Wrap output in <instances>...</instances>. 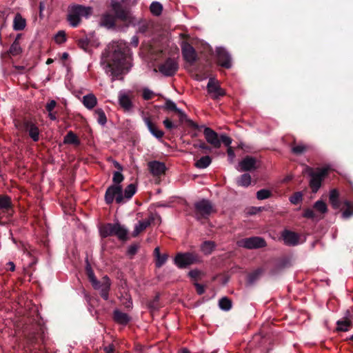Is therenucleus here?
<instances>
[{
  "label": "nucleus",
  "instance_id": "nucleus-1",
  "mask_svg": "<svg viewBox=\"0 0 353 353\" xmlns=\"http://www.w3.org/2000/svg\"><path fill=\"white\" fill-rule=\"evenodd\" d=\"M107 74L115 77L128 72L132 67V53L123 41H114L107 48V56L103 61Z\"/></svg>",
  "mask_w": 353,
  "mask_h": 353
},
{
  "label": "nucleus",
  "instance_id": "nucleus-2",
  "mask_svg": "<svg viewBox=\"0 0 353 353\" xmlns=\"http://www.w3.org/2000/svg\"><path fill=\"white\" fill-rule=\"evenodd\" d=\"M330 170L331 167L330 165L319 168L316 170L308 166L305 168V172L310 177L309 185L312 192L316 193L318 192L321 187L322 181Z\"/></svg>",
  "mask_w": 353,
  "mask_h": 353
},
{
  "label": "nucleus",
  "instance_id": "nucleus-3",
  "mask_svg": "<svg viewBox=\"0 0 353 353\" xmlns=\"http://www.w3.org/2000/svg\"><path fill=\"white\" fill-rule=\"evenodd\" d=\"M92 14L90 7H85L80 5L72 6L69 8L68 20L72 27H77L82 17L88 18Z\"/></svg>",
  "mask_w": 353,
  "mask_h": 353
},
{
  "label": "nucleus",
  "instance_id": "nucleus-4",
  "mask_svg": "<svg viewBox=\"0 0 353 353\" xmlns=\"http://www.w3.org/2000/svg\"><path fill=\"white\" fill-rule=\"evenodd\" d=\"M128 232V230L118 223H108L100 228L101 236H117L118 239L123 241L127 239Z\"/></svg>",
  "mask_w": 353,
  "mask_h": 353
},
{
  "label": "nucleus",
  "instance_id": "nucleus-5",
  "mask_svg": "<svg viewBox=\"0 0 353 353\" xmlns=\"http://www.w3.org/2000/svg\"><path fill=\"white\" fill-rule=\"evenodd\" d=\"M114 199L117 203H123V190L120 185H112L106 190L105 194L106 203L111 204Z\"/></svg>",
  "mask_w": 353,
  "mask_h": 353
},
{
  "label": "nucleus",
  "instance_id": "nucleus-6",
  "mask_svg": "<svg viewBox=\"0 0 353 353\" xmlns=\"http://www.w3.org/2000/svg\"><path fill=\"white\" fill-rule=\"evenodd\" d=\"M194 207L195 216L197 219L207 218L213 212L211 203L205 199L195 203Z\"/></svg>",
  "mask_w": 353,
  "mask_h": 353
},
{
  "label": "nucleus",
  "instance_id": "nucleus-7",
  "mask_svg": "<svg viewBox=\"0 0 353 353\" xmlns=\"http://www.w3.org/2000/svg\"><path fill=\"white\" fill-rule=\"evenodd\" d=\"M239 245L248 249H256L265 246V240L259 236L246 238L239 241Z\"/></svg>",
  "mask_w": 353,
  "mask_h": 353
},
{
  "label": "nucleus",
  "instance_id": "nucleus-8",
  "mask_svg": "<svg viewBox=\"0 0 353 353\" xmlns=\"http://www.w3.org/2000/svg\"><path fill=\"white\" fill-rule=\"evenodd\" d=\"M178 63L173 59H168L159 66V72L165 76L174 75L178 70Z\"/></svg>",
  "mask_w": 353,
  "mask_h": 353
},
{
  "label": "nucleus",
  "instance_id": "nucleus-9",
  "mask_svg": "<svg viewBox=\"0 0 353 353\" xmlns=\"http://www.w3.org/2000/svg\"><path fill=\"white\" fill-rule=\"evenodd\" d=\"M196 261V256L190 253L178 254L174 259L175 264L180 268H185Z\"/></svg>",
  "mask_w": 353,
  "mask_h": 353
},
{
  "label": "nucleus",
  "instance_id": "nucleus-10",
  "mask_svg": "<svg viewBox=\"0 0 353 353\" xmlns=\"http://www.w3.org/2000/svg\"><path fill=\"white\" fill-rule=\"evenodd\" d=\"M111 282L108 276H104L99 281L97 280V287L92 286L95 290H100L101 296L105 299H108V292L110 289Z\"/></svg>",
  "mask_w": 353,
  "mask_h": 353
},
{
  "label": "nucleus",
  "instance_id": "nucleus-11",
  "mask_svg": "<svg viewBox=\"0 0 353 353\" xmlns=\"http://www.w3.org/2000/svg\"><path fill=\"white\" fill-rule=\"evenodd\" d=\"M203 134L207 142L215 148L221 147V140L218 134L210 128H205Z\"/></svg>",
  "mask_w": 353,
  "mask_h": 353
},
{
  "label": "nucleus",
  "instance_id": "nucleus-12",
  "mask_svg": "<svg viewBox=\"0 0 353 353\" xmlns=\"http://www.w3.org/2000/svg\"><path fill=\"white\" fill-rule=\"evenodd\" d=\"M207 89L208 94L213 99H217L225 94L223 90L221 89L218 81H215L214 79H210Z\"/></svg>",
  "mask_w": 353,
  "mask_h": 353
},
{
  "label": "nucleus",
  "instance_id": "nucleus-13",
  "mask_svg": "<svg viewBox=\"0 0 353 353\" xmlns=\"http://www.w3.org/2000/svg\"><path fill=\"white\" fill-rule=\"evenodd\" d=\"M218 62L222 67L230 68L232 66V59L229 53L223 48L216 49Z\"/></svg>",
  "mask_w": 353,
  "mask_h": 353
},
{
  "label": "nucleus",
  "instance_id": "nucleus-14",
  "mask_svg": "<svg viewBox=\"0 0 353 353\" xmlns=\"http://www.w3.org/2000/svg\"><path fill=\"white\" fill-rule=\"evenodd\" d=\"M148 167L150 173L155 176L163 174L166 170L165 163L159 161L149 162Z\"/></svg>",
  "mask_w": 353,
  "mask_h": 353
},
{
  "label": "nucleus",
  "instance_id": "nucleus-15",
  "mask_svg": "<svg viewBox=\"0 0 353 353\" xmlns=\"http://www.w3.org/2000/svg\"><path fill=\"white\" fill-rule=\"evenodd\" d=\"M111 6L116 17L123 21H128L130 19V13L128 10L122 9L119 3L112 0Z\"/></svg>",
  "mask_w": 353,
  "mask_h": 353
},
{
  "label": "nucleus",
  "instance_id": "nucleus-16",
  "mask_svg": "<svg viewBox=\"0 0 353 353\" xmlns=\"http://www.w3.org/2000/svg\"><path fill=\"white\" fill-rule=\"evenodd\" d=\"M119 103L124 110H131L132 108V103L130 94L126 92L121 91L119 93Z\"/></svg>",
  "mask_w": 353,
  "mask_h": 353
},
{
  "label": "nucleus",
  "instance_id": "nucleus-17",
  "mask_svg": "<svg viewBox=\"0 0 353 353\" xmlns=\"http://www.w3.org/2000/svg\"><path fill=\"white\" fill-rule=\"evenodd\" d=\"M256 168V160L253 157H247L239 162L236 169L239 172L250 171Z\"/></svg>",
  "mask_w": 353,
  "mask_h": 353
},
{
  "label": "nucleus",
  "instance_id": "nucleus-18",
  "mask_svg": "<svg viewBox=\"0 0 353 353\" xmlns=\"http://www.w3.org/2000/svg\"><path fill=\"white\" fill-rule=\"evenodd\" d=\"M154 216L152 214L148 218L139 221V223L134 226L132 236L134 237L137 236L141 232L149 227L150 224L154 221Z\"/></svg>",
  "mask_w": 353,
  "mask_h": 353
},
{
  "label": "nucleus",
  "instance_id": "nucleus-19",
  "mask_svg": "<svg viewBox=\"0 0 353 353\" xmlns=\"http://www.w3.org/2000/svg\"><path fill=\"white\" fill-rule=\"evenodd\" d=\"M143 120L145 124L146 125L150 132L154 137H156L158 139H161L163 137L164 132L158 128V127L156 125V124L154 123L151 121L150 117H144L143 118Z\"/></svg>",
  "mask_w": 353,
  "mask_h": 353
},
{
  "label": "nucleus",
  "instance_id": "nucleus-20",
  "mask_svg": "<svg viewBox=\"0 0 353 353\" xmlns=\"http://www.w3.org/2000/svg\"><path fill=\"white\" fill-rule=\"evenodd\" d=\"M23 129L28 132L29 136L34 141L39 139V131L38 128L31 121H26L23 124Z\"/></svg>",
  "mask_w": 353,
  "mask_h": 353
},
{
  "label": "nucleus",
  "instance_id": "nucleus-21",
  "mask_svg": "<svg viewBox=\"0 0 353 353\" xmlns=\"http://www.w3.org/2000/svg\"><path fill=\"white\" fill-rule=\"evenodd\" d=\"M182 53L186 61L192 63L196 60V52L193 47L190 44L183 43L182 46Z\"/></svg>",
  "mask_w": 353,
  "mask_h": 353
},
{
  "label": "nucleus",
  "instance_id": "nucleus-22",
  "mask_svg": "<svg viewBox=\"0 0 353 353\" xmlns=\"http://www.w3.org/2000/svg\"><path fill=\"white\" fill-rule=\"evenodd\" d=\"M336 324L337 331L347 332L350 330L352 325V321L350 319V313L348 310L346 311L344 317L341 320H339Z\"/></svg>",
  "mask_w": 353,
  "mask_h": 353
},
{
  "label": "nucleus",
  "instance_id": "nucleus-23",
  "mask_svg": "<svg viewBox=\"0 0 353 353\" xmlns=\"http://www.w3.org/2000/svg\"><path fill=\"white\" fill-rule=\"evenodd\" d=\"M285 244L288 245H296L299 243V235L293 232L285 230L282 234Z\"/></svg>",
  "mask_w": 353,
  "mask_h": 353
},
{
  "label": "nucleus",
  "instance_id": "nucleus-24",
  "mask_svg": "<svg viewBox=\"0 0 353 353\" xmlns=\"http://www.w3.org/2000/svg\"><path fill=\"white\" fill-rule=\"evenodd\" d=\"M11 211V202L8 196H0V216L3 214L10 215ZM6 214H3L5 216Z\"/></svg>",
  "mask_w": 353,
  "mask_h": 353
},
{
  "label": "nucleus",
  "instance_id": "nucleus-25",
  "mask_svg": "<svg viewBox=\"0 0 353 353\" xmlns=\"http://www.w3.org/2000/svg\"><path fill=\"white\" fill-rule=\"evenodd\" d=\"M82 103L88 110L93 109L97 104V99L92 93H89L83 97Z\"/></svg>",
  "mask_w": 353,
  "mask_h": 353
},
{
  "label": "nucleus",
  "instance_id": "nucleus-26",
  "mask_svg": "<svg viewBox=\"0 0 353 353\" xmlns=\"http://www.w3.org/2000/svg\"><path fill=\"white\" fill-rule=\"evenodd\" d=\"M26 26V21L20 14H17L13 21V29L14 30H22Z\"/></svg>",
  "mask_w": 353,
  "mask_h": 353
},
{
  "label": "nucleus",
  "instance_id": "nucleus-27",
  "mask_svg": "<svg viewBox=\"0 0 353 353\" xmlns=\"http://www.w3.org/2000/svg\"><path fill=\"white\" fill-rule=\"evenodd\" d=\"M114 319L117 323L123 325L127 324L130 321V317L127 314L117 310L114 312Z\"/></svg>",
  "mask_w": 353,
  "mask_h": 353
},
{
  "label": "nucleus",
  "instance_id": "nucleus-28",
  "mask_svg": "<svg viewBox=\"0 0 353 353\" xmlns=\"http://www.w3.org/2000/svg\"><path fill=\"white\" fill-rule=\"evenodd\" d=\"M63 143L65 144L79 145L80 141L72 131H69L63 139Z\"/></svg>",
  "mask_w": 353,
  "mask_h": 353
},
{
  "label": "nucleus",
  "instance_id": "nucleus-29",
  "mask_svg": "<svg viewBox=\"0 0 353 353\" xmlns=\"http://www.w3.org/2000/svg\"><path fill=\"white\" fill-rule=\"evenodd\" d=\"M212 162V159L209 156H204L196 161L194 165L199 169H204L208 167Z\"/></svg>",
  "mask_w": 353,
  "mask_h": 353
},
{
  "label": "nucleus",
  "instance_id": "nucleus-30",
  "mask_svg": "<svg viewBox=\"0 0 353 353\" xmlns=\"http://www.w3.org/2000/svg\"><path fill=\"white\" fill-rule=\"evenodd\" d=\"M251 176L249 174H243L237 180L236 183L238 185L242 187H248L251 183Z\"/></svg>",
  "mask_w": 353,
  "mask_h": 353
},
{
  "label": "nucleus",
  "instance_id": "nucleus-31",
  "mask_svg": "<svg viewBox=\"0 0 353 353\" xmlns=\"http://www.w3.org/2000/svg\"><path fill=\"white\" fill-rule=\"evenodd\" d=\"M339 192L336 189L332 190L330 192V201L335 208H338L339 205Z\"/></svg>",
  "mask_w": 353,
  "mask_h": 353
},
{
  "label": "nucleus",
  "instance_id": "nucleus-32",
  "mask_svg": "<svg viewBox=\"0 0 353 353\" xmlns=\"http://www.w3.org/2000/svg\"><path fill=\"white\" fill-rule=\"evenodd\" d=\"M136 192V187L134 184H130L126 187L124 191L123 195V203L125 202V199L128 200L132 198V196Z\"/></svg>",
  "mask_w": 353,
  "mask_h": 353
},
{
  "label": "nucleus",
  "instance_id": "nucleus-33",
  "mask_svg": "<svg viewBox=\"0 0 353 353\" xmlns=\"http://www.w3.org/2000/svg\"><path fill=\"white\" fill-rule=\"evenodd\" d=\"M94 114L97 117V121L101 125H104L107 122V118L104 111L101 108H98L94 110Z\"/></svg>",
  "mask_w": 353,
  "mask_h": 353
},
{
  "label": "nucleus",
  "instance_id": "nucleus-34",
  "mask_svg": "<svg viewBox=\"0 0 353 353\" xmlns=\"http://www.w3.org/2000/svg\"><path fill=\"white\" fill-rule=\"evenodd\" d=\"M150 9L152 14L155 16H159L162 12L163 6L160 3L157 1H154L151 3Z\"/></svg>",
  "mask_w": 353,
  "mask_h": 353
},
{
  "label": "nucleus",
  "instance_id": "nucleus-35",
  "mask_svg": "<svg viewBox=\"0 0 353 353\" xmlns=\"http://www.w3.org/2000/svg\"><path fill=\"white\" fill-rule=\"evenodd\" d=\"M101 24L108 28L112 27L114 25V17L108 14L103 15Z\"/></svg>",
  "mask_w": 353,
  "mask_h": 353
},
{
  "label": "nucleus",
  "instance_id": "nucleus-36",
  "mask_svg": "<svg viewBox=\"0 0 353 353\" xmlns=\"http://www.w3.org/2000/svg\"><path fill=\"white\" fill-rule=\"evenodd\" d=\"M215 244L212 241H205L201 245V250L205 254H210L214 249Z\"/></svg>",
  "mask_w": 353,
  "mask_h": 353
},
{
  "label": "nucleus",
  "instance_id": "nucleus-37",
  "mask_svg": "<svg viewBox=\"0 0 353 353\" xmlns=\"http://www.w3.org/2000/svg\"><path fill=\"white\" fill-rule=\"evenodd\" d=\"M314 208L321 214H325L327 211V205L323 201H317L314 204Z\"/></svg>",
  "mask_w": 353,
  "mask_h": 353
},
{
  "label": "nucleus",
  "instance_id": "nucleus-38",
  "mask_svg": "<svg viewBox=\"0 0 353 353\" xmlns=\"http://www.w3.org/2000/svg\"><path fill=\"white\" fill-rule=\"evenodd\" d=\"M219 305L222 310L228 311L230 310L232 307V302L228 298L223 297L220 299L219 302Z\"/></svg>",
  "mask_w": 353,
  "mask_h": 353
},
{
  "label": "nucleus",
  "instance_id": "nucleus-39",
  "mask_svg": "<svg viewBox=\"0 0 353 353\" xmlns=\"http://www.w3.org/2000/svg\"><path fill=\"white\" fill-rule=\"evenodd\" d=\"M86 271H87V274H88L89 280H90V283H92V285L97 287V279L95 277L94 272L92 271V270L90 265H88L86 267Z\"/></svg>",
  "mask_w": 353,
  "mask_h": 353
},
{
  "label": "nucleus",
  "instance_id": "nucleus-40",
  "mask_svg": "<svg viewBox=\"0 0 353 353\" xmlns=\"http://www.w3.org/2000/svg\"><path fill=\"white\" fill-rule=\"evenodd\" d=\"M271 192L266 189H262L256 192V198L259 200H263L270 198Z\"/></svg>",
  "mask_w": 353,
  "mask_h": 353
},
{
  "label": "nucleus",
  "instance_id": "nucleus-41",
  "mask_svg": "<svg viewBox=\"0 0 353 353\" xmlns=\"http://www.w3.org/2000/svg\"><path fill=\"white\" fill-rule=\"evenodd\" d=\"M21 51V48L20 47L19 43L17 41V39L14 41L10 48V52L13 55H17L19 54Z\"/></svg>",
  "mask_w": 353,
  "mask_h": 353
},
{
  "label": "nucleus",
  "instance_id": "nucleus-42",
  "mask_svg": "<svg viewBox=\"0 0 353 353\" xmlns=\"http://www.w3.org/2000/svg\"><path fill=\"white\" fill-rule=\"evenodd\" d=\"M302 199L303 194L301 192H296L290 197L289 200L292 204L296 205L302 201Z\"/></svg>",
  "mask_w": 353,
  "mask_h": 353
},
{
  "label": "nucleus",
  "instance_id": "nucleus-43",
  "mask_svg": "<svg viewBox=\"0 0 353 353\" xmlns=\"http://www.w3.org/2000/svg\"><path fill=\"white\" fill-rule=\"evenodd\" d=\"M177 113L179 116L180 121L181 122L185 121H188L190 123V125H191L192 127H194L195 128H198V125L196 123H194L192 121L188 119L187 115L183 110H181L180 109Z\"/></svg>",
  "mask_w": 353,
  "mask_h": 353
},
{
  "label": "nucleus",
  "instance_id": "nucleus-44",
  "mask_svg": "<svg viewBox=\"0 0 353 353\" xmlns=\"http://www.w3.org/2000/svg\"><path fill=\"white\" fill-rule=\"evenodd\" d=\"M307 150V146L303 144L299 143L296 145H294L292 148V152L295 154H301L305 152Z\"/></svg>",
  "mask_w": 353,
  "mask_h": 353
},
{
  "label": "nucleus",
  "instance_id": "nucleus-45",
  "mask_svg": "<svg viewBox=\"0 0 353 353\" xmlns=\"http://www.w3.org/2000/svg\"><path fill=\"white\" fill-rule=\"evenodd\" d=\"M54 40L55 42L61 44L65 41L66 37H65V33L64 31H59L57 33V34L54 36Z\"/></svg>",
  "mask_w": 353,
  "mask_h": 353
},
{
  "label": "nucleus",
  "instance_id": "nucleus-46",
  "mask_svg": "<svg viewBox=\"0 0 353 353\" xmlns=\"http://www.w3.org/2000/svg\"><path fill=\"white\" fill-rule=\"evenodd\" d=\"M156 259V266L158 268L161 267L163 265H164L168 259V255L161 254L159 256H157Z\"/></svg>",
  "mask_w": 353,
  "mask_h": 353
},
{
  "label": "nucleus",
  "instance_id": "nucleus-47",
  "mask_svg": "<svg viewBox=\"0 0 353 353\" xmlns=\"http://www.w3.org/2000/svg\"><path fill=\"white\" fill-rule=\"evenodd\" d=\"M165 108L168 110H173L176 112H178V111L180 110L179 108H178L176 107V105L175 104V103L170 99L166 100L165 104Z\"/></svg>",
  "mask_w": 353,
  "mask_h": 353
},
{
  "label": "nucleus",
  "instance_id": "nucleus-48",
  "mask_svg": "<svg viewBox=\"0 0 353 353\" xmlns=\"http://www.w3.org/2000/svg\"><path fill=\"white\" fill-rule=\"evenodd\" d=\"M112 180L116 185H119L123 180V176L120 172H114Z\"/></svg>",
  "mask_w": 353,
  "mask_h": 353
},
{
  "label": "nucleus",
  "instance_id": "nucleus-49",
  "mask_svg": "<svg viewBox=\"0 0 353 353\" xmlns=\"http://www.w3.org/2000/svg\"><path fill=\"white\" fill-rule=\"evenodd\" d=\"M221 143H223L228 148L230 147V144L232 143V139L227 136L226 134H221L220 136Z\"/></svg>",
  "mask_w": 353,
  "mask_h": 353
},
{
  "label": "nucleus",
  "instance_id": "nucleus-50",
  "mask_svg": "<svg viewBox=\"0 0 353 353\" xmlns=\"http://www.w3.org/2000/svg\"><path fill=\"white\" fill-rule=\"evenodd\" d=\"M153 96H154V92L152 90H150L148 88L143 89V97L144 99H145V100L150 99L152 98Z\"/></svg>",
  "mask_w": 353,
  "mask_h": 353
},
{
  "label": "nucleus",
  "instance_id": "nucleus-51",
  "mask_svg": "<svg viewBox=\"0 0 353 353\" xmlns=\"http://www.w3.org/2000/svg\"><path fill=\"white\" fill-rule=\"evenodd\" d=\"M163 125H165V127L168 129V130H172L173 128H176L177 126L176 125H174L172 121L171 120H170L169 119H165L163 121Z\"/></svg>",
  "mask_w": 353,
  "mask_h": 353
},
{
  "label": "nucleus",
  "instance_id": "nucleus-52",
  "mask_svg": "<svg viewBox=\"0 0 353 353\" xmlns=\"http://www.w3.org/2000/svg\"><path fill=\"white\" fill-rule=\"evenodd\" d=\"M303 216L307 219H314L316 215L314 210L312 209H306L304 212Z\"/></svg>",
  "mask_w": 353,
  "mask_h": 353
},
{
  "label": "nucleus",
  "instance_id": "nucleus-53",
  "mask_svg": "<svg viewBox=\"0 0 353 353\" xmlns=\"http://www.w3.org/2000/svg\"><path fill=\"white\" fill-rule=\"evenodd\" d=\"M138 249H139L138 245H136V244L132 245L128 248V254L129 255L133 256L137 252Z\"/></svg>",
  "mask_w": 353,
  "mask_h": 353
},
{
  "label": "nucleus",
  "instance_id": "nucleus-54",
  "mask_svg": "<svg viewBox=\"0 0 353 353\" xmlns=\"http://www.w3.org/2000/svg\"><path fill=\"white\" fill-rule=\"evenodd\" d=\"M227 152H228V160H229L230 163H233L234 157H235V154H234L232 148L231 147H229L228 148Z\"/></svg>",
  "mask_w": 353,
  "mask_h": 353
},
{
  "label": "nucleus",
  "instance_id": "nucleus-55",
  "mask_svg": "<svg viewBox=\"0 0 353 353\" xmlns=\"http://www.w3.org/2000/svg\"><path fill=\"white\" fill-rule=\"evenodd\" d=\"M79 46L85 50L88 46V40L86 38L80 39L79 41Z\"/></svg>",
  "mask_w": 353,
  "mask_h": 353
},
{
  "label": "nucleus",
  "instance_id": "nucleus-56",
  "mask_svg": "<svg viewBox=\"0 0 353 353\" xmlns=\"http://www.w3.org/2000/svg\"><path fill=\"white\" fill-rule=\"evenodd\" d=\"M56 106V102L54 100H52L51 101H50L47 105H46V110L49 112H51L52 111V110L55 108Z\"/></svg>",
  "mask_w": 353,
  "mask_h": 353
},
{
  "label": "nucleus",
  "instance_id": "nucleus-57",
  "mask_svg": "<svg viewBox=\"0 0 353 353\" xmlns=\"http://www.w3.org/2000/svg\"><path fill=\"white\" fill-rule=\"evenodd\" d=\"M103 350L105 353H113L114 351V346L112 344H110L108 346L104 347Z\"/></svg>",
  "mask_w": 353,
  "mask_h": 353
},
{
  "label": "nucleus",
  "instance_id": "nucleus-58",
  "mask_svg": "<svg viewBox=\"0 0 353 353\" xmlns=\"http://www.w3.org/2000/svg\"><path fill=\"white\" fill-rule=\"evenodd\" d=\"M147 24L144 22V23H141L139 24V26H138V31L139 32H145L147 30Z\"/></svg>",
  "mask_w": 353,
  "mask_h": 353
},
{
  "label": "nucleus",
  "instance_id": "nucleus-59",
  "mask_svg": "<svg viewBox=\"0 0 353 353\" xmlns=\"http://www.w3.org/2000/svg\"><path fill=\"white\" fill-rule=\"evenodd\" d=\"M195 286H196V292L199 294H202L204 292L205 290H204V288L203 285H201L199 283H196Z\"/></svg>",
  "mask_w": 353,
  "mask_h": 353
},
{
  "label": "nucleus",
  "instance_id": "nucleus-60",
  "mask_svg": "<svg viewBox=\"0 0 353 353\" xmlns=\"http://www.w3.org/2000/svg\"><path fill=\"white\" fill-rule=\"evenodd\" d=\"M353 214V212L350 211L349 210H346L343 212V216L344 218H349Z\"/></svg>",
  "mask_w": 353,
  "mask_h": 353
},
{
  "label": "nucleus",
  "instance_id": "nucleus-61",
  "mask_svg": "<svg viewBox=\"0 0 353 353\" xmlns=\"http://www.w3.org/2000/svg\"><path fill=\"white\" fill-rule=\"evenodd\" d=\"M194 146L199 148L201 149H203V150H209L210 149L208 145H206V144L205 143H201L198 145H195Z\"/></svg>",
  "mask_w": 353,
  "mask_h": 353
},
{
  "label": "nucleus",
  "instance_id": "nucleus-62",
  "mask_svg": "<svg viewBox=\"0 0 353 353\" xmlns=\"http://www.w3.org/2000/svg\"><path fill=\"white\" fill-rule=\"evenodd\" d=\"M131 43H132L134 46L137 47V46H138V44H139V39H138V37H136V36H134V37L132 38Z\"/></svg>",
  "mask_w": 353,
  "mask_h": 353
},
{
  "label": "nucleus",
  "instance_id": "nucleus-63",
  "mask_svg": "<svg viewBox=\"0 0 353 353\" xmlns=\"http://www.w3.org/2000/svg\"><path fill=\"white\" fill-rule=\"evenodd\" d=\"M7 265H8V268L10 269V270L14 271L15 270V265L13 262H12V261L8 262L7 263Z\"/></svg>",
  "mask_w": 353,
  "mask_h": 353
},
{
  "label": "nucleus",
  "instance_id": "nucleus-64",
  "mask_svg": "<svg viewBox=\"0 0 353 353\" xmlns=\"http://www.w3.org/2000/svg\"><path fill=\"white\" fill-rule=\"evenodd\" d=\"M259 274V272H256L254 274L250 275L249 276V282L252 283Z\"/></svg>",
  "mask_w": 353,
  "mask_h": 353
}]
</instances>
